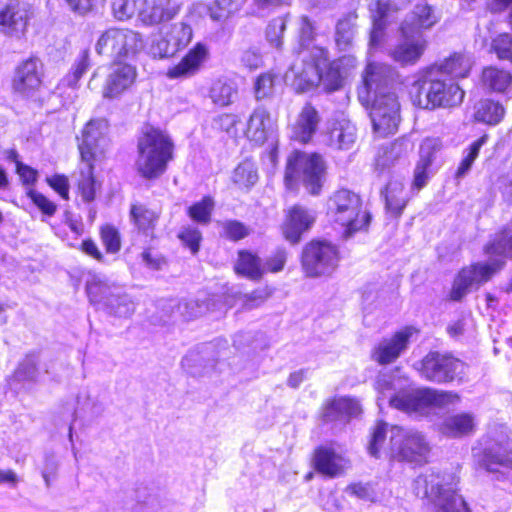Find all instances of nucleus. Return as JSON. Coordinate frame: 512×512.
Masks as SVG:
<instances>
[{"label": "nucleus", "mask_w": 512, "mask_h": 512, "mask_svg": "<svg viewBox=\"0 0 512 512\" xmlns=\"http://www.w3.org/2000/svg\"><path fill=\"white\" fill-rule=\"evenodd\" d=\"M375 389L380 394L378 397L379 407H381V401L388 398L391 407L418 416H428L432 409L445 408L460 400L459 395L455 392L432 388L400 390L392 395L397 387L387 375H380L377 378Z\"/></svg>", "instance_id": "f257e3e1"}, {"label": "nucleus", "mask_w": 512, "mask_h": 512, "mask_svg": "<svg viewBox=\"0 0 512 512\" xmlns=\"http://www.w3.org/2000/svg\"><path fill=\"white\" fill-rule=\"evenodd\" d=\"M456 486L451 475L431 471L413 480L412 491L427 502L432 512H471Z\"/></svg>", "instance_id": "f03ea898"}, {"label": "nucleus", "mask_w": 512, "mask_h": 512, "mask_svg": "<svg viewBox=\"0 0 512 512\" xmlns=\"http://www.w3.org/2000/svg\"><path fill=\"white\" fill-rule=\"evenodd\" d=\"M136 168L146 179L160 177L173 159L174 143L171 137L158 128H147L138 139Z\"/></svg>", "instance_id": "7ed1b4c3"}, {"label": "nucleus", "mask_w": 512, "mask_h": 512, "mask_svg": "<svg viewBox=\"0 0 512 512\" xmlns=\"http://www.w3.org/2000/svg\"><path fill=\"white\" fill-rule=\"evenodd\" d=\"M463 98L464 91L459 85L439 78L434 67L419 75L412 85L413 104L421 109L457 106Z\"/></svg>", "instance_id": "20e7f679"}, {"label": "nucleus", "mask_w": 512, "mask_h": 512, "mask_svg": "<svg viewBox=\"0 0 512 512\" xmlns=\"http://www.w3.org/2000/svg\"><path fill=\"white\" fill-rule=\"evenodd\" d=\"M303 68L292 67L298 79L304 83L302 89L321 87L331 92L339 89L342 78L337 66L328 60L327 51L321 47H313L311 50L300 52Z\"/></svg>", "instance_id": "39448f33"}, {"label": "nucleus", "mask_w": 512, "mask_h": 512, "mask_svg": "<svg viewBox=\"0 0 512 512\" xmlns=\"http://www.w3.org/2000/svg\"><path fill=\"white\" fill-rule=\"evenodd\" d=\"M325 162L317 153L293 151L287 158L285 183L293 189L301 182L311 195H319L325 181Z\"/></svg>", "instance_id": "423d86ee"}, {"label": "nucleus", "mask_w": 512, "mask_h": 512, "mask_svg": "<svg viewBox=\"0 0 512 512\" xmlns=\"http://www.w3.org/2000/svg\"><path fill=\"white\" fill-rule=\"evenodd\" d=\"M328 214L345 228L344 235L346 237L365 230L371 219L370 214L362 209L359 195L347 189L338 190L329 198Z\"/></svg>", "instance_id": "0eeeda50"}, {"label": "nucleus", "mask_w": 512, "mask_h": 512, "mask_svg": "<svg viewBox=\"0 0 512 512\" xmlns=\"http://www.w3.org/2000/svg\"><path fill=\"white\" fill-rule=\"evenodd\" d=\"M389 431L390 458L420 465L427 462L431 446L423 433L398 426L391 427Z\"/></svg>", "instance_id": "6e6552de"}, {"label": "nucleus", "mask_w": 512, "mask_h": 512, "mask_svg": "<svg viewBox=\"0 0 512 512\" xmlns=\"http://www.w3.org/2000/svg\"><path fill=\"white\" fill-rule=\"evenodd\" d=\"M401 85V75L396 68L386 63L368 62L362 73L358 96L362 102H369L380 94L397 92Z\"/></svg>", "instance_id": "1a4fd4ad"}, {"label": "nucleus", "mask_w": 512, "mask_h": 512, "mask_svg": "<svg viewBox=\"0 0 512 512\" xmlns=\"http://www.w3.org/2000/svg\"><path fill=\"white\" fill-rule=\"evenodd\" d=\"M143 46L140 33L131 29L110 28L97 40L95 51L99 55L121 58L135 55Z\"/></svg>", "instance_id": "9d476101"}, {"label": "nucleus", "mask_w": 512, "mask_h": 512, "mask_svg": "<svg viewBox=\"0 0 512 512\" xmlns=\"http://www.w3.org/2000/svg\"><path fill=\"white\" fill-rule=\"evenodd\" d=\"M505 265L504 259L491 258L487 262H478L462 268L454 279L450 297L461 300L472 288H478L489 281Z\"/></svg>", "instance_id": "9b49d317"}, {"label": "nucleus", "mask_w": 512, "mask_h": 512, "mask_svg": "<svg viewBox=\"0 0 512 512\" xmlns=\"http://www.w3.org/2000/svg\"><path fill=\"white\" fill-rule=\"evenodd\" d=\"M415 368L419 371L421 377L428 381L447 383L455 380L461 381L466 366L462 361L452 356L431 352L416 363Z\"/></svg>", "instance_id": "f8f14e48"}, {"label": "nucleus", "mask_w": 512, "mask_h": 512, "mask_svg": "<svg viewBox=\"0 0 512 512\" xmlns=\"http://www.w3.org/2000/svg\"><path fill=\"white\" fill-rule=\"evenodd\" d=\"M338 251L325 241H312L302 252V268L308 277L331 274L338 265Z\"/></svg>", "instance_id": "ddd939ff"}, {"label": "nucleus", "mask_w": 512, "mask_h": 512, "mask_svg": "<svg viewBox=\"0 0 512 512\" xmlns=\"http://www.w3.org/2000/svg\"><path fill=\"white\" fill-rule=\"evenodd\" d=\"M370 117L374 131L387 136L397 131L401 116L397 92L372 97Z\"/></svg>", "instance_id": "4468645a"}, {"label": "nucleus", "mask_w": 512, "mask_h": 512, "mask_svg": "<svg viewBox=\"0 0 512 512\" xmlns=\"http://www.w3.org/2000/svg\"><path fill=\"white\" fill-rule=\"evenodd\" d=\"M193 38V30L184 22L174 23L169 27H163L160 35L155 38L150 46V53L155 58H169L188 46Z\"/></svg>", "instance_id": "2eb2a0df"}, {"label": "nucleus", "mask_w": 512, "mask_h": 512, "mask_svg": "<svg viewBox=\"0 0 512 512\" xmlns=\"http://www.w3.org/2000/svg\"><path fill=\"white\" fill-rule=\"evenodd\" d=\"M415 333H417L415 328L407 326L383 338L374 346L371 359L380 365L395 362L408 349L410 339Z\"/></svg>", "instance_id": "dca6fc26"}, {"label": "nucleus", "mask_w": 512, "mask_h": 512, "mask_svg": "<svg viewBox=\"0 0 512 512\" xmlns=\"http://www.w3.org/2000/svg\"><path fill=\"white\" fill-rule=\"evenodd\" d=\"M32 16L33 11L29 3L9 0L0 9V31L10 37L20 38L25 34Z\"/></svg>", "instance_id": "f3484780"}, {"label": "nucleus", "mask_w": 512, "mask_h": 512, "mask_svg": "<svg viewBox=\"0 0 512 512\" xmlns=\"http://www.w3.org/2000/svg\"><path fill=\"white\" fill-rule=\"evenodd\" d=\"M107 130L105 120H91L86 124L79 143L82 162H93L104 155L108 146Z\"/></svg>", "instance_id": "a211bd4d"}, {"label": "nucleus", "mask_w": 512, "mask_h": 512, "mask_svg": "<svg viewBox=\"0 0 512 512\" xmlns=\"http://www.w3.org/2000/svg\"><path fill=\"white\" fill-rule=\"evenodd\" d=\"M210 57L209 47L202 43H196L182 59L166 71V77L170 80H184L197 75Z\"/></svg>", "instance_id": "6ab92c4d"}, {"label": "nucleus", "mask_w": 512, "mask_h": 512, "mask_svg": "<svg viewBox=\"0 0 512 512\" xmlns=\"http://www.w3.org/2000/svg\"><path fill=\"white\" fill-rule=\"evenodd\" d=\"M43 65L37 58L23 61L16 69L13 89L22 96L34 95L42 85Z\"/></svg>", "instance_id": "aec40b11"}, {"label": "nucleus", "mask_w": 512, "mask_h": 512, "mask_svg": "<svg viewBox=\"0 0 512 512\" xmlns=\"http://www.w3.org/2000/svg\"><path fill=\"white\" fill-rule=\"evenodd\" d=\"M137 78L136 67L128 63H114L109 69L102 94L104 98L115 99L132 87Z\"/></svg>", "instance_id": "412c9836"}, {"label": "nucleus", "mask_w": 512, "mask_h": 512, "mask_svg": "<svg viewBox=\"0 0 512 512\" xmlns=\"http://www.w3.org/2000/svg\"><path fill=\"white\" fill-rule=\"evenodd\" d=\"M179 12L176 0H141L139 21L145 26H156L173 20Z\"/></svg>", "instance_id": "4be33fe9"}, {"label": "nucleus", "mask_w": 512, "mask_h": 512, "mask_svg": "<svg viewBox=\"0 0 512 512\" xmlns=\"http://www.w3.org/2000/svg\"><path fill=\"white\" fill-rule=\"evenodd\" d=\"M402 37L403 40L388 51V56L402 67L415 65L425 53L428 40L423 34Z\"/></svg>", "instance_id": "5701e85b"}, {"label": "nucleus", "mask_w": 512, "mask_h": 512, "mask_svg": "<svg viewBox=\"0 0 512 512\" xmlns=\"http://www.w3.org/2000/svg\"><path fill=\"white\" fill-rule=\"evenodd\" d=\"M357 138L355 125L345 117L334 118L328 121L323 142L325 145L338 149H350Z\"/></svg>", "instance_id": "b1692460"}, {"label": "nucleus", "mask_w": 512, "mask_h": 512, "mask_svg": "<svg viewBox=\"0 0 512 512\" xmlns=\"http://www.w3.org/2000/svg\"><path fill=\"white\" fill-rule=\"evenodd\" d=\"M315 221V214L300 206L295 205L288 210L286 219L282 224L284 238L292 244L300 241L304 232L310 229Z\"/></svg>", "instance_id": "393cba45"}, {"label": "nucleus", "mask_w": 512, "mask_h": 512, "mask_svg": "<svg viewBox=\"0 0 512 512\" xmlns=\"http://www.w3.org/2000/svg\"><path fill=\"white\" fill-rule=\"evenodd\" d=\"M439 17L434 8L426 3L416 5L400 25L401 36L422 34L421 31L431 29Z\"/></svg>", "instance_id": "a878e982"}, {"label": "nucleus", "mask_w": 512, "mask_h": 512, "mask_svg": "<svg viewBox=\"0 0 512 512\" xmlns=\"http://www.w3.org/2000/svg\"><path fill=\"white\" fill-rule=\"evenodd\" d=\"M479 465L496 479H505L512 474V452L501 446L488 448L484 451Z\"/></svg>", "instance_id": "bb28decb"}, {"label": "nucleus", "mask_w": 512, "mask_h": 512, "mask_svg": "<svg viewBox=\"0 0 512 512\" xmlns=\"http://www.w3.org/2000/svg\"><path fill=\"white\" fill-rule=\"evenodd\" d=\"M275 126L276 119L271 116L265 107L258 106L253 110L247 121L245 135L250 141L263 144L273 133Z\"/></svg>", "instance_id": "cd10ccee"}, {"label": "nucleus", "mask_w": 512, "mask_h": 512, "mask_svg": "<svg viewBox=\"0 0 512 512\" xmlns=\"http://www.w3.org/2000/svg\"><path fill=\"white\" fill-rule=\"evenodd\" d=\"M475 428V416L467 412L449 415L439 424V431L449 438L468 436L474 433Z\"/></svg>", "instance_id": "c85d7f7f"}, {"label": "nucleus", "mask_w": 512, "mask_h": 512, "mask_svg": "<svg viewBox=\"0 0 512 512\" xmlns=\"http://www.w3.org/2000/svg\"><path fill=\"white\" fill-rule=\"evenodd\" d=\"M348 461L340 454H337L332 448L319 447L314 453L315 469L328 477L340 475L347 467Z\"/></svg>", "instance_id": "c756f323"}, {"label": "nucleus", "mask_w": 512, "mask_h": 512, "mask_svg": "<svg viewBox=\"0 0 512 512\" xmlns=\"http://www.w3.org/2000/svg\"><path fill=\"white\" fill-rule=\"evenodd\" d=\"M319 123L318 111L310 103H306L293 126V138L302 143H307L316 133Z\"/></svg>", "instance_id": "7c9ffc66"}, {"label": "nucleus", "mask_w": 512, "mask_h": 512, "mask_svg": "<svg viewBox=\"0 0 512 512\" xmlns=\"http://www.w3.org/2000/svg\"><path fill=\"white\" fill-rule=\"evenodd\" d=\"M391 7L387 3L377 1L371 8L373 27L370 33V50L378 48L384 42L385 28L389 18Z\"/></svg>", "instance_id": "2f4dec72"}, {"label": "nucleus", "mask_w": 512, "mask_h": 512, "mask_svg": "<svg viewBox=\"0 0 512 512\" xmlns=\"http://www.w3.org/2000/svg\"><path fill=\"white\" fill-rule=\"evenodd\" d=\"M359 401L351 397L334 398L324 410V418L328 421H334L342 418H350L361 413Z\"/></svg>", "instance_id": "473e14b6"}, {"label": "nucleus", "mask_w": 512, "mask_h": 512, "mask_svg": "<svg viewBox=\"0 0 512 512\" xmlns=\"http://www.w3.org/2000/svg\"><path fill=\"white\" fill-rule=\"evenodd\" d=\"M386 210L394 217H399L407 205L404 184L398 180L390 181L384 191Z\"/></svg>", "instance_id": "72a5a7b5"}, {"label": "nucleus", "mask_w": 512, "mask_h": 512, "mask_svg": "<svg viewBox=\"0 0 512 512\" xmlns=\"http://www.w3.org/2000/svg\"><path fill=\"white\" fill-rule=\"evenodd\" d=\"M474 119L489 125L498 124L504 117V107L490 99L480 100L475 105Z\"/></svg>", "instance_id": "f704fd0d"}, {"label": "nucleus", "mask_w": 512, "mask_h": 512, "mask_svg": "<svg viewBox=\"0 0 512 512\" xmlns=\"http://www.w3.org/2000/svg\"><path fill=\"white\" fill-rule=\"evenodd\" d=\"M130 219L139 231L150 235L157 224L159 214L142 204H133L130 208Z\"/></svg>", "instance_id": "c9c22d12"}, {"label": "nucleus", "mask_w": 512, "mask_h": 512, "mask_svg": "<svg viewBox=\"0 0 512 512\" xmlns=\"http://www.w3.org/2000/svg\"><path fill=\"white\" fill-rule=\"evenodd\" d=\"M86 290L92 303L106 306L107 298H112V293H117L120 288L100 276H93L87 282Z\"/></svg>", "instance_id": "e433bc0d"}, {"label": "nucleus", "mask_w": 512, "mask_h": 512, "mask_svg": "<svg viewBox=\"0 0 512 512\" xmlns=\"http://www.w3.org/2000/svg\"><path fill=\"white\" fill-rule=\"evenodd\" d=\"M485 253L512 258V221L485 246Z\"/></svg>", "instance_id": "4c0bfd02"}, {"label": "nucleus", "mask_w": 512, "mask_h": 512, "mask_svg": "<svg viewBox=\"0 0 512 512\" xmlns=\"http://www.w3.org/2000/svg\"><path fill=\"white\" fill-rule=\"evenodd\" d=\"M237 274L243 275L251 280L260 279L265 269L261 265L260 258L248 251H240L235 265Z\"/></svg>", "instance_id": "58836bf2"}, {"label": "nucleus", "mask_w": 512, "mask_h": 512, "mask_svg": "<svg viewBox=\"0 0 512 512\" xmlns=\"http://www.w3.org/2000/svg\"><path fill=\"white\" fill-rule=\"evenodd\" d=\"M236 95L237 87L234 83L224 78L214 80L209 90V97L212 102L221 107L230 105Z\"/></svg>", "instance_id": "ea45409f"}, {"label": "nucleus", "mask_w": 512, "mask_h": 512, "mask_svg": "<svg viewBox=\"0 0 512 512\" xmlns=\"http://www.w3.org/2000/svg\"><path fill=\"white\" fill-rule=\"evenodd\" d=\"M482 81L493 91L505 92L512 87V73L496 67H487L483 70Z\"/></svg>", "instance_id": "a19ab883"}, {"label": "nucleus", "mask_w": 512, "mask_h": 512, "mask_svg": "<svg viewBox=\"0 0 512 512\" xmlns=\"http://www.w3.org/2000/svg\"><path fill=\"white\" fill-rule=\"evenodd\" d=\"M412 150V145L407 139H398L389 147L379 153L376 159V169L384 170L389 167L395 160L406 155Z\"/></svg>", "instance_id": "79ce46f5"}, {"label": "nucleus", "mask_w": 512, "mask_h": 512, "mask_svg": "<svg viewBox=\"0 0 512 512\" xmlns=\"http://www.w3.org/2000/svg\"><path fill=\"white\" fill-rule=\"evenodd\" d=\"M412 150V145L407 139H398L389 147L379 153L376 159V169L384 170L389 167L395 160L406 155Z\"/></svg>", "instance_id": "37998d69"}, {"label": "nucleus", "mask_w": 512, "mask_h": 512, "mask_svg": "<svg viewBox=\"0 0 512 512\" xmlns=\"http://www.w3.org/2000/svg\"><path fill=\"white\" fill-rule=\"evenodd\" d=\"M356 34V16L348 15L337 22L335 42L339 50H348Z\"/></svg>", "instance_id": "c03bdc74"}, {"label": "nucleus", "mask_w": 512, "mask_h": 512, "mask_svg": "<svg viewBox=\"0 0 512 512\" xmlns=\"http://www.w3.org/2000/svg\"><path fill=\"white\" fill-rule=\"evenodd\" d=\"M471 67L472 61L470 57L464 54L455 53L445 59L436 71H442L454 77L463 78L469 74Z\"/></svg>", "instance_id": "a18cd8bd"}, {"label": "nucleus", "mask_w": 512, "mask_h": 512, "mask_svg": "<svg viewBox=\"0 0 512 512\" xmlns=\"http://www.w3.org/2000/svg\"><path fill=\"white\" fill-rule=\"evenodd\" d=\"M232 181L240 189H249L258 181L255 164L250 160L241 162L233 171Z\"/></svg>", "instance_id": "49530a36"}, {"label": "nucleus", "mask_w": 512, "mask_h": 512, "mask_svg": "<svg viewBox=\"0 0 512 512\" xmlns=\"http://www.w3.org/2000/svg\"><path fill=\"white\" fill-rule=\"evenodd\" d=\"M105 307L118 317H129L135 311L134 302L128 295L122 293L121 289L117 293H112V298H107Z\"/></svg>", "instance_id": "de8ad7c7"}, {"label": "nucleus", "mask_w": 512, "mask_h": 512, "mask_svg": "<svg viewBox=\"0 0 512 512\" xmlns=\"http://www.w3.org/2000/svg\"><path fill=\"white\" fill-rule=\"evenodd\" d=\"M85 167L80 171L78 180V191L85 202H91L95 199V179L93 175V163L91 161L84 162Z\"/></svg>", "instance_id": "09e8293b"}, {"label": "nucleus", "mask_w": 512, "mask_h": 512, "mask_svg": "<svg viewBox=\"0 0 512 512\" xmlns=\"http://www.w3.org/2000/svg\"><path fill=\"white\" fill-rule=\"evenodd\" d=\"M388 430L389 426L384 422H378L374 427L368 445V452L371 456L379 458L382 453L389 455V446H384Z\"/></svg>", "instance_id": "8fccbe9b"}, {"label": "nucleus", "mask_w": 512, "mask_h": 512, "mask_svg": "<svg viewBox=\"0 0 512 512\" xmlns=\"http://www.w3.org/2000/svg\"><path fill=\"white\" fill-rule=\"evenodd\" d=\"M141 0H114L112 3V12L119 21H126L134 15L139 17Z\"/></svg>", "instance_id": "3c124183"}, {"label": "nucleus", "mask_w": 512, "mask_h": 512, "mask_svg": "<svg viewBox=\"0 0 512 512\" xmlns=\"http://www.w3.org/2000/svg\"><path fill=\"white\" fill-rule=\"evenodd\" d=\"M213 208V199L209 196H206L201 201L190 206L188 209V214L194 221L200 224H207L210 222Z\"/></svg>", "instance_id": "603ef678"}, {"label": "nucleus", "mask_w": 512, "mask_h": 512, "mask_svg": "<svg viewBox=\"0 0 512 512\" xmlns=\"http://www.w3.org/2000/svg\"><path fill=\"white\" fill-rule=\"evenodd\" d=\"M236 0H215L210 7V17L214 21H224L239 10Z\"/></svg>", "instance_id": "864d4df0"}, {"label": "nucleus", "mask_w": 512, "mask_h": 512, "mask_svg": "<svg viewBox=\"0 0 512 512\" xmlns=\"http://www.w3.org/2000/svg\"><path fill=\"white\" fill-rule=\"evenodd\" d=\"M441 149V142L436 138H426L420 145V159L418 163L431 167L432 163L435 160L436 154Z\"/></svg>", "instance_id": "5fc2aeb1"}, {"label": "nucleus", "mask_w": 512, "mask_h": 512, "mask_svg": "<svg viewBox=\"0 0 512 512\" xmlns=\"http://www.w3.org/2000/svg\"><path fill=\"white\" fill-rule=\"evenodd\" d=\"M286 17H277L268 24L266 29V38L271 45L276 48L282 46V35L286 29Z\"/></svg>", "instance_id": "6e6d98bb"}, {"label": "nucleus", "mask_w": 512, "mask_h": 512, "mask_svg": "<svg viewBox=\"0 0 512 512\" xmlns=\"http://www.w3.org/2000/svg\"><path fill=\"white\" fill-rule=\"evenodd\" d=\"M275 75L263 73L256 78L254 93L257 100L270 97L274 92Z\"/></svg>", "instance_id": "4d7b16f0"}, {"label": "nucleus", "mask_w": 512, "mask_h": 512, "mask_svg": "<svg viewBox=\"0 0 512 512\" xmlns=\"http://www.w3.org/2000/svg\"><path fill=\"white\" fill-rule=\"evenodd\" d=\"M487 137L482 136L478 140L474 141L470 148L469 153L467 156L461 161L457 171H456V177L462 178L466 175V173L470 170L473 162L478 157L479 151L482 147V145L486 142Z\"/></svg>", "instance_id": "13d9d810"}, {"label": "nucleus", "mask_w": 512, "mask_h": 512, "mask_svg": "<svg viewBox=\"0 0 512 512\" xmlns=\"http://www.w3.org/2000/svg\"><path fill=\"white\" fill-rule=\"evenodd\" d=\"M101 239L106 247L107 252L116 253L121 248V239L118 230L111 226L105 225L101 228Z\"/></svg>", "instance_id": "bf43d9fd"}, {"label": "nucleus", "mask_w": 512, "mask_h": 512, "mask_svg": "<svg viewBox=\"0 0 512 512\" xmlns=\"http://www.w3.org/2000/svg\"><path fill=\"white\" fill-rule=\"evenodd\" d=\"M492 47L499 59L512 62V36L501 34L493 40Z\"/></svg>", "instance_id": "052dcab7"}, {"label": "nucleus", "mask_w": 512, "mask_h": 512, "mask_svg": "<svg viewBox=\"0 0 512 512\" xmlns=\"http://www.w3.org/2000/svg\"><path fill=\"white\" fill-rule=\"evenodd\" d=\"M89 65V51L84 50L81 52L79 58L76 60L72 74L67 75L65 79L67 84L71 87H74L77 84L78 80L86 72Z\"/></svg>", "instance_id": "680f3d73"}, {"label": "nucleus", "mask_w": 512, "mask_h": 512, "mask_svg": "<svg viewBox=\"0 0 512 512\" xmlns=\"http://www.w3.org/2000/svg\"><path fill=\"white\" fill-rule=\"evenodd\" d=\"M37 374L38 370L36 362L31 358H27L19 364L14 372L13 377L20 382L34 381L37 377Z\"/></svg>", "instance_id": "e2e57ef3"}, {"label": "nucleus", "mask_w": 512, "mask_h": 512, "mask_svg": "<svg viewBox=\"0 0 512 512\" xmlns=\"http://www.w3.org/2000/svg\"><path fill=\"white\" fill-rule=\"evenodd\" d=\"M288 253L284 248H278L266 259L264 269L272 273H278L284 269Z\"/></svg>", "instance_id": "0e129e2a"}, {"label": "nucleus", "mask_w": 512, "mask_h": 512, "mask_svg": "<svg viewBox=\"0 0 512 512\" xmlns=\"http://www.w3.org/2000/svg\"><path fill=\"white\" fill-rule=\"evenodd\" d=\"M179 239L190 248L193 254L199 250L201 233L197 228L185 227L178 234Z\"/></svg>", "instance_id": "69168bd1"}, {"label": "nucleus", "mask_w": 512, "mask_h": 512, "mask_svg": "<svg viewBox=\"0 0 512 512\" xmlns=\"http://www.w3.org/2000/svg\"><path fill=\"white\" fill-rule=\"evenodd\" d=\"M300 41H301V49L299 52L303 50H311L314 46L310 47V42L314 37V27L310 20L306 16H302L300 18ZM300 55V53H298Z\"/></svg>", "instance_id": "338daca9"}, {"label": "nucleus", "mask_w": 512, "mask_h": 512, "mask_svg": "<svg viewBox=\"0 0 512 512\" xmlns=\"http://www.w3.org/2000/svg\"><path fill=\"white\" fill-rule=\"evenodd\" d=\"M217 126L228 133L229 135L237 136V124L240 123V119L237 115L231 113H224L215 119Z\"/></svg>", "instance_id": "774afa93"}]
</instances>
